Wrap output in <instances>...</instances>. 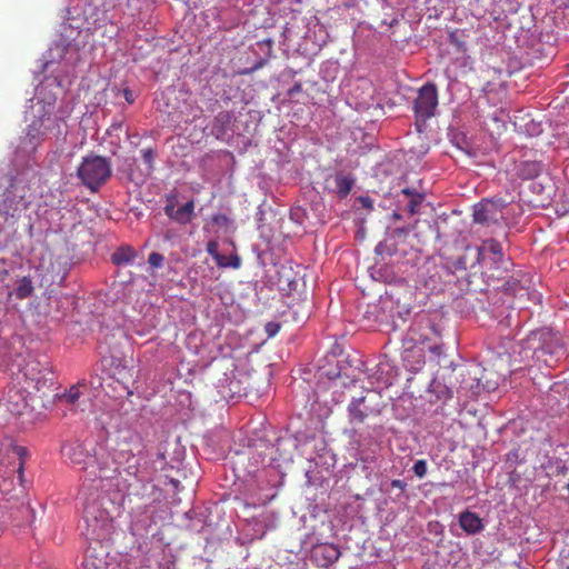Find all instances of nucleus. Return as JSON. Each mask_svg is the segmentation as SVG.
I'll return each instance as SVG.
<instances>
[{"label":"nucleus","instance_id":"f257e3e1","mask_svg":"<svg viewBox=\"0 0 569 569\" xmlns=\"http://www.w3.org/2000/svg\"><path fill=\"white\" fill-rule=\"evenodd\" d=\"M477 261L491 278L500 279L509 271L512 262L506 256L502 244L496 239L483 240L478 248Z\"/></svg>","mask_w":569,"mask_h":569},{"label":"nucleus","instance_id":"f03ea898","mask_svg":"<svg viewBox=\"0 0 569 569\" xmlns=\"http://www.w3.org/2000/svg\"><path fill=\"white\" fill-rule=\"evenodd\" d=\"M112 174L111 163L107 158L90 154L82 159L77 176L92 192L104 184Z\"/></svg>","mask_w":569,"mask_h":569},{"label":"nucleus","instance_id":"7ed1b4c3","mask_svg":"<svg viewBox=\"0 0 569 569\" xmlns=\"http://www.w3.org/2000/svg\"><path fill=\"white\" fill-rule=\"evenodd\" d=\"M19 367L16 380L19 385L22 383L21 388L24 391L29 393L30 390L41 391L52 383V379L48 377L52 373L50 368L31 355L24 358L23 365Z\"/></svg>","mask_w":569,"mask_h":569},{"label":"nucleus","instance_id":"20e7f679","mask_svg":"<svg viewBox=\"0 0 569 569\" xmlns=\"http://www.w3.org/2000/svg\"><path fill=\"white\" fill-rule=\"evenodd\" d=\"M438 106V89L435 83L428 82L418 90L413 102V110L417 120L430 119Z\"/></svg>","mask_w":569,"mask_h":569},{"label":"nucleus","instance_id":"39448f33","mask_svg":"<svg viewBox=\"0 0 569 569\" xmlns=\"http://www.w3.org/2000/svg\"><path fill=\"white\" fill-rule=\"evenodd\" d=\"M83 519L91 535L99 536L110 522L109 512L97 499H89L83 506Z\"/></svg>","mask_w":569,"mask_h":569},{"label":"nucleus","instance_id":"423d86ee","mask_svg":"<svg viewBox=\"0 0 569 569\" xmlns=\"http://www.w3.org/2000/svg\"><path fill=\"white\" fill-rule=\"evenodd\" d=\"M63 457L70 463L88 471L97 463V455H92L86 442H70L62 447Z\"/></svg>","mask_w":569,"mask_h":569},{"label":"nucleus","instance_id":"0eeeda50","mask_svg":"<svg viewBox=\"0 0 569 569\" xmlns=\"http://www.w3.org/2000/svg\"><path fill=\"white\" fill-rule=\"evenodd\" d=\"M121 475L120 463L108 452L97 456L96 466L88 471L90 479L100 478L102 480H112Z\"/></svg>","mask_w":569,"mask_h":569},{"label":"nucleus","instance_id":"6e6552de","mask_svg":"<svg viewBox=\"0 0 569 569\" xmlns=\"http://www.w3.org/2000/svg\"><path fill=\"white\" fill-rule=\"evenodd\" d=\"M176 200L177 198L173 194L167 197L164 206L166 216L180 224H187L191 222L194 216V201L189 200L181 207L176 208Z\"/></svg>","mask_w":569,"mask_h":569},{"label":"nucleus","instance_id":"1a4fd4ad","mask_svg":"<svg viewBox=\"0 0 569 569\" xmlns=\"http://www.w3.org/2000/svg\"><path fill=\"white\" fill-rule=\"evenodd\" d=\"M341 552L335 543H319L311 550V559L321 568H328L340 558Z\"/></svg>","mask_w":569,"mask_h":569},{"label":"nucleus","instance_id":"9d476101","mask_svg":"<svg viewBox=\"0 0 569 569\" xmlns=\"http://www.w3.org/2000/svg\"><path fill=\"white\" fill-rule=\"evenodd\" d=\"M368 397H360L353 399L348 407L350 421L352 423H362L369 416L376 415L379 411L370 406H367Z\"/></svg>","mask_w":569,"mask_h":569},{"label":"nucleus","instance_id":"9b49d317","mask_svg":"<svg viewBox=\"0 0 569 569\" xmlns=\"http://www.w3.org/2000/svg\"><path fill=\"white\" fill-rule=\"evenodd\" d=\"M56 122L54 119H51L50 117H41L38 119H34L27 129V138L29 139L30 143L37 144L39 143L50 131V124H53Z\"/></svg>","mask_w":569,"mask_h":569},{"label":"nucleus","instance_id":"f8f14e48","mask_svg":"<svg viewBox=\"0 0 569 569\" xmlns=\"http://www.w3.org/2000/svg\"><path fill=\"white\" fill-rule=\"evenodd\" d=\"M497 211V207L493 202H480L475 207L473 221L481 224H490L491 222H496L498 220Z\"/></svg>","mask_w":569,"mask_h":569},{"label":"nucleus","instance_id":"ddd939ff","mask_svg":"<svg viewBox=\"0 0 569 569\" xmlns=\"http://www.w3.org/2000/svg\"><path fill=\"white\" fill-rule=\"evenodd\" d=\"M459 525L468 535H477L483 530L482 519L471 511H463L459 515Z\"/></svg>","mask_w":569,"mask_h":569},{"label":"nucleus","instance_id":"4468645a","mask_svg":"<svg viewBox=\"0 0 569 569\" xmlns=\"http://www.w3.org/2000/svg\"><path fill=\"white\" fill-rule=\"evenodd\" d=\"M137 254L133 247L122 244L111 254V262L116 266L128 264L137 258Z\"/></svg>","mask_w":569,"mask_h":569},{"label":"nucleus","instance_id":"2eb2a0df","mask_svg":"<svg viewBox=\"0 0 569 569\" xmlns=\"http://www.w3.org/2000/svg\"><path fill=\"white\" fill-rule=\"evenodd\" d=\"M8 409L17 415L21 413V409L27 406L26 397L20 393L16 387L9 388L7 392Z\"/></svg>","mask_w":569,"mask_h":569},{"label":"nucleus","instance_id":"dca6fc26","mask_svg":"<svg viewBox=\"0 0 569 569\" xmlns=\"http://www.w3.org/2000/svg\"><path fill=\"white\" fill-rule=\"evenodd\" d=\"M353 183V179L345 174L338 173L335 177L336 192L340 198H346L350 193Z\"/></svg>","mask_w":569,"mask_h":569},{"label":"nucleus","instance_id":"f3484780","mask_svg":"<svg viewBox=\"0 0 569 569\" xmlns=\"http://www.w3.org/2000/svg\"><path fill=\"white\" fill-rule=\"evenodd\" d=\"M542 171V164L538 161H526L520 167V176L523 179H535Z\"/></svg>","mask_w":569,"mask_h":569},{"label":"nucleus","instance_id":"a211bd4d","mask_svg":"<svg viewBox=\"0 0 569 569\" xmlns=\"http://www.w3.org/2000/svg\"><path fill=\"white\" fill-rule=\"evenodd\" d=\"M33 293L32 281L28 277H23L17 282L14 295L18 299H27Z\"/></svg>","mask_w":569,"mask_h":569},{"label":"nucleus","instance_id":"6ab92c4d","mask_svg":"<svg viewBox=\"0 0 569 569\" xmlns=\"http://www.w3.org/2000/svg\"><path fill=\"white\" fill-rule=\"evenodd\" d=\"M154 158H156V151L152 148H147L142 150V159L147 166V174H151V172L154 169Z\"/></svg>","mask_w":569,"mask_h":569},{"label":"nucleus","instance_id":"aec40b11","mask_svg":"<svg viewBox=\"0 0 569 569\" xmlns=\"http://www.w3.org/2000/svg\"><path fill=\"white\" fill-rule=\"evenodd\" d=\"M81 396L80 388L77 386H72L62 397L61 400L66 401L68 405H76Z\"/></svg>","mask_w":569,"mask_h":569},{"label":"nucleus","instance_id":"412c9836","mask_svg":"<svg viewBox=\"0 0 569 569\" xmlns=\"http://www.w3.org/2000/svg\"><path fill=\"white\" fill-rule=\"evenodd\" d=\"M16 453L19 457V467H18V473L20 482L22 483V476H23V467H24V459L28 455V451L24 447H16L14 448Z\"/></svg>","mask_w":569,"mask_h":569},{"label":"nucleus","instance_id":"4be33fe9","mask_svg":"<svg viewBox=\"0 0 569 569\" xmlns=\"http://www.w3.org/2000/svg\"><path fill=\"white\" fill-rule=\"evenodd\" d=\"M423 199H425L423 194L415 196V198L409 199V202L407 204V211L410 214L417 213L418 209H419V206L422 203Z\"/></svg>","mask_w":569,"mask_h":569},{"label":"nucleus","instance_id":"5701e85b","mask_svg":"<svg viewBox=\"0 0 569 569\" xmlns=\"http://www.w3.org/2000/svg\"><path fill=\"white\" fill-rule=\"evenodd\" d=\"M164 257L159 252H151L148 257V263L152 268H161L163 266Z\"/></svg>","mask_w":569,"mask_h":569},{"label":"nucleus","instance_id":"b1692460","mask_svg":"<svg viewBox=\"0 0 569 569\" xmlns=\"http://www.w3.org/2000/svg\"><path fill=\"white\" fill-rule=\"evenodd\" d=\"M412 471L419 478H423L427 473V462L423 459L417 460L412 467Z\"/></svg>","mask_w":569,"mask_h":569},{"label":"nucleus","instance_id":"393cba45","mask_svg":"<svg viewBox=\"0 0 569 569\" xmlns=\"http://www.w3.org/2000/svg\"><path fill=\"white\" fill-rule=\"evenodd\" d=\"M20 214L17 213V210H14L12 213H1L0 212V218H3L4 219V222H8L10 227H13L17 222V220L19 219Z\"/></svg>","mask_w":569,"mask_h":569},{"label":"nucleus","instance_id":"a878e982","mask_svg":"<svg viewBox=\"0 0 569 569\" xmlns=\"http://www.w3.org/2000/svg\"><path fill=\"white\" fill-rule=\"evenodd\" d=\"M218 241L216 240H210L208 243H207V247H206V250L207 252L214 259L217 256H219V251H218Z\"/></svg>","mask_w":569,"mask_h":569},{"label":"nucleus","instance_id":"bb28decb","mask_svg":"<svg viewBox=\"0 0 569 569\" xmlns=\"http://www.w3.org/2000/svg\"><path fill=\"white\" fill-rule=\"evenodd\" d=\"M240 266H241V259L237 253L228 257V267H231L233 269H239Z\"/></svg>","mask_w":569,"mask_h":569},{"label":"nucleus","instance_id":"cd10ccee","mask_svg":"<svg viewBox=\"0 0 569 569\" xmlns=\"http://www.w3.org/2000/svg\"><path fill=\"white\" fill-rule=\"evenodd\" d=\"M212 221L219 226H226L229 222V218L223 213H218L212 217Z\"/></svg>","mask_w":569,"mask_h":569},{"label":"nucleus","instance_id":"c85d7f7f","mask_svg":"<svg viewBox=\"0 0 569 569\" xmlns=\"http://www.w3.org/2000/svg\"><path fill=\"white\" fill-rule=\"evenodd\" d=\"M400 192H401V194L408 197L409 199L415 198V196H420L421 194L416 189H411V188H403V189H401Z\"/></svg>","mask_w":569,"mask_h":569},{"label":"nucleus","instance_id":"c756f323","mask_svg":"<svg viewBox=\"0 0 569 569\" xmlns=\"http://www.w3.org/2000/svg\"><path fill=\"white\" fill-rule=\"evenodd\" d=\"M216 263L221 268H228V257L219 254L214 258Z\"/></svg>","mask_w":569,"mask_h":569},{"label":"nucleus","instance_id":"7c9ffc66","mask_svg":"<svg viewBox=\"0 0 569 569\" xmlns=\"http://www.w3.org/2000/svg\"><path fill=\"white\" fill-rule=\"evenodd\" d=\"M302 91V84L300 82H296L289 90L288 94L290 97L296 96L297 93H300Z\"/></svg>","mask_w":569,"mask_h":569},{"label":"nucleus","instance_id":"2f4dec72","mask_svg":"<svg viewBox=\"0 0 569 569\" xmlns=\"http://www.w3.org/2000/svg\"><path fill=\"white\" fill-rule=\"evenodd\" d=\"M391 487L392 488H397V489H400L401 491H403L407 487L406 482L400 480V479H395L391 481Z\"/></svg>","mask_w":569,"mask_h":569},{"label":"nucleus","instance_id":"473e14b6","mask_svg":"<svg viewBox=\"0 0 569 569\" xmlns=\"http://www.w3.org/2000/svg\"><path fill=\"white\" fill-rule=\"evenodd\" d=\"M359 201L363 208L372 209V200L369 197H360Z\"/></svg>","mask_w":569,"mask_h":569},{"label":"nucleus","instance_id":"72a5a7b5","mask_svg":"<svg viewBox=\"0 0 569 569\" xmlns=\"http://www.w3.org/2000/svg\"><path fill=\"white\" fill-rule=\"evenodd\" d=\"M123 96H124V99L129 102V103H133L134 101V98H133V93L130 89L126 88L123 90Z\"/></svg>","mask_w":569,"mask_h":569},{"label":"nucleus","instance_id":"f704fd0d","mask_svg":"<svg viewBox=\"0 0 569 569\" xmlns=\"http://www.w3.org/2000/svg\"><path fill=\"white\" fill-rule=\"evenodd\" d=\"M395 232L399 236H406L408 233V229L407 228H398L395 230Z\"/></svg>","mask_w":569,"mask_h":569},{"label":"nucleus","instance_id":"c9c22d12","mask_svg":"<svg viewBox=\"0 0 569 569\" xmlns=\"http://www.w3.org/2000/svg\"><path fill=\"white\" fill-rule=\"evenodd\" d=\"M383 248H385V244H383L382 242H380V243L377 246L376 251H377L378 253H382Z\"/></svg>","mask_w":569,"mask_h":569},{"label":"nucleus","instance_id":"e433bc0d","mask_svg":"<svg viewBox=\"0 0 569 569\" xmlns=\"http://www.w3.org/2000/svg\"><path fill=\"white\" fill-rule=\"evenodd\" d=\"M431 350H432V352H435L437 355L441 353V347L440 346H435Z\"/></svg>","mask_w":569,"mask_h":569},{"label":"nucleus","instance_id":"4c0bfd02","mask_svg":"<svg viewBox=\"0 0 569 569\" xmlns=\"http://www.w3.org/2000/svg\"><path fill=\"white\" fill-rule=\"evenodd\" d=\"M391 217H392V219H395V220H399V219H401V214H400L399 212H397V211H395V212L392 213V216H391Z\"/></svg>","mask_w":569,"mask_h":569},{"label":"nucleus","instance_id":"58836bf2","mask_svg":"<svg viewBox=\"0 0 569 569\" xmlns=\"http://www.w3.org/2000/svg\"><path fill=\"white\" fill-rule=\"evenodd\" d=\"M130 469H134V466H129V467H128V469L126 470V472H127L128 475H136V470L130 471Z\"/></svg>","mask_w":569,"mask_h":569},{"label":"nucleus","instance_id":"ea45409f","mask_svg":"<svg viewBox=\"0 0 569 569\" xmlns=\"http://www.w3.org/2000/svg\"><path fill=\"white\" fill-rule=\"evenodd\" d=\"M293 284H296V281H295V280H290V279L288 278V288H289V289H291V287H292Z\"/></svg>","mask_w":569,"mask_h":569},{"label":"nucleus","instance_id":"a19ab883","mask_svg":"<svg viewBox=\"0 0 569 569\" xmlns=\"http://www.w3.org/2000/svg\"><path fill=\"white\" fill-rule=\"evenodd\" d=\"M117 486H118L119 490H121V491L128 490V486H126V485L122 486V485L118 483Z\"/></svg>","mask_w":569,"mask_h":569},{"label":"nucleus","instance_id":"79ce46f5","mask_svg":"<svg viewBox=\"0 0 569 569\" xmlns=\"http://www.w3.org/2000/svg\"><path fill=\"white\" fill-rule=\"evenodd\" d=\"M8 202H9V200H4V201H3V207H4V208H8V207H9V206H8Z\"/></svg>","mask_w":569,"mask_h":569},{"label":"nucleus","instance_id":"37998d69","mask_svg":"<svg viewBox=\"0 0 569 569\" xmlns=\"http://www.w3.org/2000/svg\"><path fill=\"white\" fill-rule=\"evenodd\" d=\"M220 117H223V118H229V116L227 113H221Z\"/></svg>","mask_w":569,"mask_h":569},{"label":"nucleus","instance_id":"c03bdc74","mask_svg":"<svg viewBox=\"0 0 569 569\" xmlns=\"http://www.w3.org/2000/svg\"><path fill=\"white\" fill-rule=\"evenodd\" d=\"M24 512L30 513V512H31V510H30L28 507H26V508H24Z\"/></svg>","mask_w":569,"mask_h":569}]
</instances>
